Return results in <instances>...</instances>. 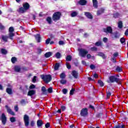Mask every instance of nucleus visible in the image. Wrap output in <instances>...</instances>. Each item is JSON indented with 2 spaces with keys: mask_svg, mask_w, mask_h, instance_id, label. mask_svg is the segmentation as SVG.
I'll use <instances>...</instances> for the list:
<instances>
[{
  "mask_svg": "<svg viewBox=\"0 0 128 128\" xmlns=\"http://www.w3.org/2000/svg\"><path fill=\"white\" fill-rule=\"evenodd\" d=\"M61 108H62V110H66V106H61Z\"/></svg>",
  "mask_w": 128,
  "mask_h": 128,
  "instance_id": "nucleus-63",
  "label": "nucleus"
},
{
  "mask_svg": "<svg viewBox=\"0 0 128 128\" xmlns=\"http://www.w3.org/2000/svg\"><path fill=\"white\" fill-rule=\"evenodd\" d=\"M91 50H96V47L91 48Z\"/></svg>",
  "mask_w": 128,
  "mask_h": 128,
  "instance_id": "nucleus-62",
  "label": "nucleus"
},
{
  "mask_svg": "<svg viewBox=\"0 0 128 128\" xmlns=\"http://www.w3.org/2000/svg\"><path fill=\"white\" fill-rule=\"evenodd\" d=\"M36 94V91L34 90H29L28 94V96H34Z\"/></svg>",
  "mask_w": 128,
  "mask_h": 128,
  "instance_id": "nucleus-19",
  "label": "nucleus"
},
{
  "mask_svg": "<svg viewBox=\"0 0 128 128\" xmlns=\"http://www.w3.org/2000/svg\"><path fill=\"white\" fill-rule=\"evenodd\" d=\"M95 46H102V42H98L95 44Z\"/></svg>",
  "mask_w": 128,
  "mask_h": 128,
  "instance_id": "nucleus-39",
  "label": "nucleus"
},
{
  "mask_svg": "<svg viewBox=\"0 0 128 128\" xmlns=\"http://www.w3.org/2000/svg\"><path fill=\"white\" fill-rule=\"evenodd\" d=\"M86 0H80L78 2L80 6H86Z\"/></svg>",
  "mask_w": 128,
  "mask_h": 128,
  "instance_id": "nucleus-16",
  "label": "nucleus"
},
{
  "mask_svg": "<svg viewBox=\"0 0 128 128\" xmlns=\"http://www.w3.org/2000/svg\"><path fill=\"white\" fill-rule=\"evenodd\" d=\"M108 38H103V42H108Z\"/></svg>",
  "mask_w": 128,
  "mask_h": 128,
  "instance_id": "nucleus-47",
  "label": "nucleus"
},
{
  "mask_svg": "<svg viewBox=\"0 0 128 128\" xmlns=\"http://www.w3.org/2000/svg\"><path fill=\"white\" fill-rule=\"evenodd\" d=\"M60 12H55L52 16V20H54V22H56V20H58L60 18Z\"/></svg>",
  "mask_w": 128,
  "mask_h": 128,
  "instance_id": "nucleus-3",
  "label": "nucleus"
},
{
  "mask_svg": "<svg viewBox=\"0 0 128 128\" xmlns=\"http://www.w3.org/2000/svg\"><path fill=\"white\" fill-rule=\"evenodd\" d=\"M120 42L121 44H124V42H126V39H124V38H120Z\"/></svg>",
  "mask_w": 128,
  "mask_h": 128,
  "instance_id": "nucleus-41",
  "label": "nucleus"
},
{
  "mask_svg": "<svg viewBox=\"0 0 128 128\" xmlns=\"http://www.w3.org/2000/svg\"><path fill=\"white\" fill-rule=\"evenodd\" d=\"M93 6L94 8H98V1L96 0H92Z\"/></svg>",
  "mask_w": 128,
  "mask_h": 128,
  "instance_id": "nucleus-23",
  "label": "nucleus"
},
{
  "mask_svg": "<svg viewBox=\"0 0 128 128\" xmlns=\"http://www.w3.org/2000/svg\"><path fill=\"white\" fill-rule=\"evenodd\" d=\"M10 38V35L8 36H4L2 35V38L4 42H8V39Z\"/></svg>",
  "mask_w": 128,
  "mask_h": 128,
  "instance_id": "nucleus-14",
  "label": "nucleus"
},
{
  "mask_svg": "<svg viewBox=\"0 0 128 128\" xmlns=\"http://www.w3.org/2000/svg\"><path fill=\"white\" fill-rule=\"evenodd\" d=\"M66 68H68V70H70L71 68L70 65L68 64V63L66 64Z\"/></svg>",
  "mask_w": 128,
  "mask_h": 128,
  "instance_id": "nucleus-50",
  "label": "nucleus"
},
{
  "mask_svg": "<svg viewBox=\"0 0 128 128\" xmlns=\"http://www.w3.org/2000/svg\"><path fill=\"white\" fill-rule=\"evenodd\" d=\"M37 42H40V36L38 34L34 35Z\"/></svg>",
  "mask_w": 128,
  "mask_h": 128,
  "instance_id": "nucleus-17",
  "label": "nucleus"
},
{
  "mask_svg": "<svg viewBox=\"0 0 128 128\" xmlns=\"http://www.w3.org/2000/svg\"><path fill=\"white\" fill-rule=\"evenodd\" d=\"M84 15L88 18H90V20H92V14L88 12H84Z\"/></svg>",
  "mask_w": 128,
  "mask_h": 128,
  "instance_id": "nucleus-12",
  "label": "nucleus"
},
{
  "mask_svg": "<svg viewBox=\"0 0 128 128\" xmlns=\"http://www.w3.org/2000/svg\"><path fill=\"white\" fill-rule=\"evenodd\" d=\"M56 56L57 58H60L62 57V55L60 54V52H57L56 54Z\"/></svg>",
  "mask_w": 128,
  "mask_h": 128,
  "instance_id": "nucleus-31",
  "label": "nucleus"
},
{
  "mask_svg": "<svg viewBox=\"0 0 128 128\" xmlns=\"http://www.w3.org/2000/svg\"><path fill=\"white\" fill-rule=\"evenodd\" d=\"M36 88V86L32 84L30 86V90H32L33 88Z\"/></svg>",
  "mask_w": 128,
  "mask_h": 128,
  "instance_id": "nucleus-48",
  "label": "nucleus"
},
{
  "mask_svg": "<svg viewBox=\"0 0 128 128\" xmlns=\"http://www.w3.org/2000/svg\"><path fill=\"white\" fill-rule=\"evenodd\" d=\"M66 60L67 62H70L72 60V56H68L66 58Z\"/></svg>",
  "mask_w": 128,
  "mask_h": 128,
  "instance_id": "nucleus-30",
  "label": "nucleus"
},
{
  "mask_svg": "<svg viewBox=\"0 0 128 128\" xmlns=\"http://www.w3.org/2000/svg\"><path fill=\"white\" fill-rule=\"evenodd\" d=\"M98 83L100 86H104V82H102V81L99 80L98 81Z\"/></svg>",
  "mask_w": 128,
  "mask_h": 128,
  "instance_id": "nucleus-38",
  "label": "nucleus"
},
{
  "mask_svg": "<svg viewBox=\"0 0 128 128\" xmlns=\"http://www.w3.org/2000/svg\"><path fill=\"white\" fill-rule=\"evenodd\" d=\"M116 128H122V124H120L118 125H116Z\"/></svg>",
  "mask_w": 128,
  "mask_h": 128,
  "instance_id": "nucleus-54",
  "label": "nucleus"
},
{
  "mask_svg": "<svg viewBox=\"0 0 128 128\" xmlns=\"http://www.w3.org/2000/svg\"><path fill=\"white\" fill-rule=\"evenodd\" d=\"M40 76L42 80L46 84H48V82L52 80V76L50 74L41 75Z\"/></svg>",
  "mask_w": 128,
  "mask_h": 128,
  "instance_id": "nucleus-1",
  "label": "nucleus"
},
{
  "mask_svg": "<svg viewBox=\"0 0 128 128\" xmlns=\"http://www.w3.org/2000/svg\"><path fill=\"white\" fill-rule=\"evenodd\" d=\"M45 126L46 128H50V123H47L46 124H45Z\"/></svg>",
  "mask_w": 128,
  "mask_h": 128,
  "instance_id": "nucleus-59",
  "label": "nucleus"
},
{
  "mask_svg": "<svg viewBox=\"0 0 128 128\" xmlns=\"http://www.w3.org/2000/svg\"><path fill=\"white\" fill-rule=\"evenodd\" d=\"M48 92H49V94H52V88L50 87L48 89Z\"/></svg>",
  "mask_w": 128,
  "mask_h": 128,
  "instance_id": "nucleus-44",
  "label": "nucleus"
},
{
  "mask_svg": "<svg viewBox=\"0 0 128 128\" xmlns=\"http://www.w3.org/2000/svg\"><path fill=\"white\" fill-rule=\"evenodd\" d=\"M42 92H46V87L42 86Z\"/></svg>",
  "mask_w": 128,
  "mask_h": 128,
  "instance_id": "nucleus-49",
  "label": "nucleus"
},
{
  "mask_svg": "<svg viewBox=\"0 0 128 128\" xmlns=\"http://www.w3.org/2000/svg\"><path fill=\"white\" fill-rule=\"evenodd\" d=\"M80 115L82 116H86L88 115V108H85L82 110L80 112Z\"/></svg>",
  "mask_w": 128,
  "mask_h": 128,
  "instance_id": "nucleus-8",
  "label": "nucleus"
},
{
  "mask_svg": "<svg viewBox=\"0 0 128 128\" xmlns=\"http://www.w3.org/2000/svg\"><path fill=\"white\" fill-rule=\"evenodd\" d=\"M5 108H6L8 114H12V116H14V112H12V109L10 107H8V106L6 105L5 106Z\"/></svg>",
  "mask_w": 128,
  "mask_h": 128,
  "instance_id": "nucleus-9",
  "label": "nucleus"
},
{
  "mask_svg": "<svg viewBox=\"0 0 128 128\" xmlns=\"http://www.w3.org/2000/svg\"><path fill=\"white\" fill-rule=\"evenodd\" d=\"M30 126H34V121L31 122Z\"/></svg>",
  "mask_w": 128,
  "mask_h": 128,
  "instance_id": "nucleus-60",
  "label": "nucleus"
},
{
  "mask_svg": "<svg viewBox=\"0 0 128 128\" xmlns=\"http://www.w3.org/2000/svg\"><path fill=\"white\" fill-rule=\"evenodd\" d=\"M60 78L62 80H64V78H66V74L64 73H62L60 74Z\"/></svg>",
  "mask_w": 128,
  "mask_h": 128,
  "instance_id": "nucleus-29",
  "label": "nucleus"
},
{
  "mask_svg": "<svg viewBox=\"0 0 128 128\" xmlns=\"http://www.w3.org/2000/svg\"><path fill=\"white\" fill-rule=\"evenodd\" d=\"M108 80H108V84L110 82H118V78H116V76H110L108 78Z\"/></svg>",
  "mask_w": 128,
  "mask_h": 128,
  "instance_id": "nucleus-4",
  "label": "nucleus"
},
{
  "mask_svg": "<svg viewBox=\"0 0 128 128\" xmlns=\"http://www.w3.org/2000/svg\"><path fill=\"white\" fill-rule=\"evenodd\" d=\"M78 14V12L74 11L72 12L71 16L72 18H74V16H76Z\"/></svg>",
  "mask_w": 128,
  "mask_h": 128,
  "instance_id": "nucleus-18",
  "label": "nucleus"
},
{
  "mask_svg": "<svg viewBox=\"0 0 128 128\" xmlns=\"http://www.w3.org/2000/svg\"><path fill=\"white\" fill-rule=\"evenodd\" d=\"M46 21L48 22V24H52V18L48 17L46 18Z\"/></svg>",
  "mask_w": 128,
  "mask_h": 128,
  "instance_id": "nucleus-28",
  "label": "nucleus"
},
{
  "mask_svg": "<svg viewBox=\"0 0 128 128\" xmlns=\"http://www.w3.org/2000/svg\"><path fill=\"white\" fill-rule=\"evenodd\" d=\"M24 120L25 124V126H28L30 124V118L26 114H25L24 116Z\"/></svg>",
  "mask_w": 128,
  "mask_h": 128,
  "instance_id": "nucleus-5",
  "label": "nucleus"
},
{
  "mask_svg": "<svg viewBox=\"0 0 128 128\" xmlns=\"http://www.w3.org/2000/svg\"><path fill=\"white\" fill-rule=\"evenodd\" d=\"M4 27L0 24V30H4Z\"/></svg>",
  "mask_w": 128,
  "mask_h": 128,
  "instance_id": "nucleus-58",
  "label": "nucleus"
},
{
  "mask_svg": "<svg viewBox=\"0 0 128 128\" xmlns=\"http://www.w3.org/2000/svg\"><path fill=\"white\" fill-rule=\"evenodd\" d=\"M82 64H83L84 66H86V62L84 60H82Z\"/></svg>",
  "mask_w": 128,
  "mask_h": 128,
  "instance_id": "nucleus-53",
  "label": "nucleus"
},
{
  "mask_svg": "<svg viewBox=\"0 0 128 128\" xmlns=\"http://www.w3.org/2000/svg\"><path fill=\"white\" fill-rule=\"evenodd\" d=\"M52 52H46L45 54V57L50 58V56H52Z\"/></svg>",
  "mask_w": 128,
  "mask_h": 128,
  "instance_id": "nucleus-24",
  "label": "nucleus"
},
{
  "mask_svg": "<svg viewBox=\"0 0 128 128\" xmlns=\"http://www.w3.org/2000/svg\"><path fill=\"white\" fill-rule=\"evenodd\" d=\"M14 110L16 112H18V105L15 106Z\"/></svg>",
  "mask_w": 128,
  "mask_h": 128,
  "instance_id": "nucleus-52",
  "label": "nucleus"
},
{
  "mask_svg": "<svg viewBox=\"0 0 128 128\" xmlns=\"http://www.w3.org/2000/svg\"><path fill=\"white\" fill-rule=\"evenodd\" d=\"M93 76H94V78H98V76L96 74H94Z\"/></svg>",
  "mask_w": 128,
  "mask_h": 128,
  "instance_id": "nucleus-56",
  "label": "nucleus"
},
{
  "mask_svg": "<svg viewBox=\"0 0 128 128\" xmlns=\"http://www.w3.org/2000/svg\"><path fill=\"white\" fill-rule=\"evenodd\" d=\"M103 31L106 34H112V28L110 26H108L106 28H103Z\"/></svg>",
  "mask_w": 128,
  "mask_h": 128,
  "instance_id": "nucleus-7",
  "label": "nucleus"
},
{
  "mask_svg": "<svg viewBox=\"0 0 128 128\" xmlns=\"http://www.w3.org/2000/svg\"><path fill=\"white\" fill-rule=\"evenodd\" d=\"M14 27L11 26L9 28V38L10 40H12V37L14 36Z\"/></svg>",
  "mask_w": 128,
  "mask_h": 128,
  "instance_id": "nucleus-6",
  "label": "nucleus"
},
{
  "mask_svg": "<svg viewBox=\"0 0 128 128\" xmlns=\"http://www.w3.org/2000/svg\"><path fill=\"white\" fill-rule=\"evenodd\" d=\"M1 52L2 54H6V50H4V49H2L1 50Z\"/></svg>",
  "mask_w": 128,
  "mask_h": 128,
  "instance_id": "nucleus-35",
  "label": "nucleus"
},
{
  "mask_svg": "<svg viewBox=\"0 0 128 128\" xmlns=\"http://www.w3.org/2000/svg\"><path fill=\"white\" fill-rule=\"evenodd\" d=\"M23 8L26 10H28V8H30V4H28L27 2L23 4Z\"/></svg>",
  "mask_w": 128,
  "mask_h": 128,
  "instance_id": "nucleus-15",
  "label": "nucleus"
},
{
  "mask_svg": "<svg viewBox=\"0 0 128 128\" xmlns=\"http://www.w3.org/2000/svg\"><path fill=\"white\" fill-rule=\"evenodd\" d=\"M98 56H102V58H106V56H104V54L102 52L98 53Z\"/></svg>",
  "mask_w": 128,
  "mask_h": 128,
  "instance_id": "nucleus-32",
  "label": "nucleus"
},
{
  "mask_svg": "<svg viewBox=\"0 0 128 128\" xmlns=\"http://www.w3.org/2000/svg\"><path fill=\"white\" fill-rule=\"evenodd\" d=\"M14 70L16 72H20V66H15Z\"/></svg>",
  "mask_w": 128,
  "mask_h": 128,
  "instance_id": "nucleus-20",
  "label": "nucleus"
},
{
  "mask_svg": "<svg viewBox=\"0 0 128 128\" xmlns=\"http://www.w3.org/2000/svg\"><path fill=\"white\" fill-rule=\"evenodd\" d=\"M60 82L62 84H66V80L62 79L60 81Z\"/></svg>",
  "mask_w": 128,
  "mask_h": 128,
  "instance_id": "nucleus-33",
  "label": "nucleus"
},
{
  "mask_svg": "<svg viewBox=\"0 0 128 128\" xmlns=\"http://www.w3.org/2000/svg\"><path fill=\"white\" fill-rule=\"evenodd\" d=\"M6 92L8 94H12V91L10 88H7Z\"/></svg>",
  "mask_w": 128,
  "mask_h": 128,
  "instance_id": "nucleus-25",
  "label": "nucleus"
},
{
  "mask_svg": "<svg viewBox=\"0 0 128 128\" xmlns=\"http://www.w3.org/2000/svg\"><path fill=\"white\" fill-rule=\"evenodd\" d=\"M10 121L11 122H16V118L14 117L10 118Z\"/></svg>",
  "mask_w": 128,
  "mask_h": 128,
  "instance_id": "nucleus-37",
  "label": "nucleus"
},
{
  "mask_svg": "<svg viewBox=\"0 0 128 128\" xmlns=\"http://www.w3.org/2000/svg\"><path fill=\"white\" fill-rule=\"evenodd\" d=\"M11 60H12V64H14V62H16V58L12 57L11 59Z\"/></svg>",
  "mask_w": 128,
  "mask_h": 128,
  "instance_id": "nucleus-34",
  "label": "nucleus"
},
{
  "mask_svg": "<svg viewBox=\"0 0 128 128\" xmlns=\"http://www.w3.org/2000/svg\"><path fill=\"white\" fill-rule=\"evenodd\" d=\"M116 70H117V72H122V67L118 66L116 68Z\"/></svg>",
  "mask_w": 128,
  "mask_h": 128,
  "instance_id": "nucleus-36",
  "label": "nucleus"
},
{
  "mask_svg": "<svg viewBox=\"0 0 128 128\" xmlns=\"http://www.w3.org/2000/svg\"><path fill=\"white\" fill-rule=\"evenodd\" d=\"M113 56L116 58L118 56V52L114 53Z\"/></svg>",
  "mask_w": 128,
  "mask_h": 128,
  "instance_id": "nucleus-57",
  "label": "nucleus"
},
{
  "mask_svg": "<svg viewBox=\"0 0 128 128\" xmlns=\"http://www.w3.org/2000/svg\"><path fill=\"white\" fill-rule=\"evenodd\" d=\"M95 66L94 65V64H92L90 66V68H91V70H94V68Z\"/></svg>",
  "mask_w": 128,
  "mask_h": 128,
  "instance_id": "nucleus-55",
  "label": "nucleus"
},
{
  "mask_svg": "<svg viewBox=\"0 0 128 128\" xmlns=\"http://www.w3.org/2000/svg\"><path fill=\"white\" fill-rule=\"evenodd\" d=\"M21 104H26V101H24V100H22Z\"/></svg>",
  "mask_w": 128,
  "mask_h": 128,
  "instance_id": "nucleus-64",
  "label": "nucleus"
},
{
  "mask_svg": "<svg viewBox=\"0 0 128 128\" xmlns=\"http://www.w3.org/2000/svg\"><path fill=\"white\" fill-rule=\"evenodd\" d=\"M118 28H122V21H120L118 22Z\"/></svg>",
  "mask_w": 128,
  "mask_h": 128,
  "instance_id": "nucleus-27",
  "label": "nucleus"
},
{
  "mask_svg": "<svg viewBox=\"0 0 128 128\" xmlns=\"http://www.w3.org/2000/svg\"><path fill=\"white\" fill-rule=\"evenodd\" d=\"M71 74H72L74 78H78V72L76 70H73L72 71Z\"/></svg>",
  "mask_w": 128,
  "mask_h": 128,
  "instance_id": "nucleus-13",
  "label": "nucleus"
},
{
  "mask_svg": "<svg viewBox=\"0 0 128 128\" xmlns=\"http://www.w3.org/2000/svg\"><path fill=\"white\" fill-rule=\"evenodd\" d=\"M2 124H6V115L4 114H2Z\"/></svg>",
  "mask_w": 128,
  "mask_h": 128,
  "instance_id": "nucleus-10",
  "label": "nucleus"
},
{
  "mask_svg": "<svg viewBox=\"0 0 128 128\" xmlns=\"http://www.w3.org/2000/svg\"><path fill=\"white\" fill-rule=\"evenodd\" d=\"M50 38H48L46 40V44H50Z\"/></svg>",
  "mask_w": 128,
  "mask_h": 128,
  "instance_id": "nucleus-45",
  "label": "nucleus"
},
{
  "mask_svg": "<svg viewBox=\"0 0 128 128\" xmlns=\"http://www.w3.org/2000/svg\"><path fill=\"white\" fill-rule=\"evenodd\" d=\"M58 44H59L62 45V44H64V42L62 40H60L59 41Z\"/></svg>",
  "mask_w": 128,
  "mask_h": 128,
  "instance_id": "nucleus-51",
  "label": "nucleus"
},
{
  "mask_svg": "<svg viewBox=\"0 0 128 128\" xmlns=\"http://www.w3.org/2000/svg\"><path fill=\"white\" fill-rule=\"evenodd\" d=\"M106 96H107V98H110V96H112V94H110V92H107Z\"/></svg>",
  "mask_w": 128,
  "mask_h": 128,
  "instance_id": "nucleus-42",
  "label": "nucleus"
},
{
  "mask_svg": "<svg viewBox=\"0 0 128 128\" xmlns=\"http://www.w3.org/2000/svg\"><path fill=\"white\" fill-rule=\"evenodd\" d=\"M18 12H20V14H24L26 12V10L24 7H21L19 8Z\"/></svg>",
  "mask_w": 128,
  "mask_h": 128,
  "instance_id": "nucleus-11",
  "label": "nucleus"
},
{
  "mask_svg": "<svg viewBox=\"0 0 128 128\" xmlns=\"http://www.w3.org/2000/svg\"><path fill=\"white\" fill-rule=\"evenodd\" d=\"M36 78H38V77L36 76H34L32 79V82H36Z\"/></svg>",
  "mask_w": 128,
  "mask_h": 128,
  "instance_id": "nucleus-40",
  "label": "nucleus"
},
{
  "mask_svg": "<svg viewBox=\"0 0 128 128\" xmlns=\"http://www.w3.org/2000/svg\"><path fill=\"white\" fill-rule=\"evenodd\" d=\"M74 89L72 88L70 91V94L71 96H72V94H74Z\"/></svg>",
  "mask_w": 128,
  "mask_h": 128,
  "instance_id": "nucleus-43",
  "label": "nucleus"
},
{
  "mask_svg": "<svg viewBox=\"0 0 128 128\" xmlns=\"http://www.w3.org/2000/svg\"><path fill=\"white\" fill-rule=\"evenodd\" d=\"M124 34L125 36H128V29H126V30Z\"/></svg>",
  "mask_w": 128,
  "mask_h": 128,
  "instance_id": "nucleus-61",
  "label": "nucleus"
},
{
  "mask_svg": "<svg viewBox=\"0 0 128 128\" xmlns=\"http://www.w3.org/2000/svg\"><path fill=\"white\" fill-rule=\"evenodd\" d=\"M62 92H63V94H66V92H68V90H66V88H64L62 90Z\"/></svg>",
  "mask_w": 128,
  "mask_h": 128,
  "instance_id": "nucleus-46",
  "label": "nucleus"
},
{
  "mask_svg": "<svg viewBox=\"0 0 128 128\" xmlns=\"http://www.w3.org/2000/svg\"><path fill=\"white\" fill-rule=\"evenodd\" d=\"M58 68H60V63H56L54 66V70H58Z\"/></svg>",
  "mask_w": 128,
  "mask_h": 128,
  "instance_id": "nucleus-26",
  "label": "nucleus"
},
{
  "mask_svg": "<svg viewBox=\"0 0 128 128\" xmlns=\"http://www.w3.org/2000/svg\"><path fill=\"white\" fill-rule=\"evenodd\" d=\"M37 126L40 128L42 126V120H38L37 121Z\"/></svg>",
  "mask_w": 128,
  "mask_h": 128,
  "instance_id": "nucleus-21",
  "label": "nucleus"
},
{
  "mask_svg": "<svg viewBox=\"0 0 128 128\" xmlns=\"http://www.w3.org/2000/svg\"><path fill=\"white\" fill-rule=\"evenodd\" d=\"M79 56L82 58H85L86 56L88 54V52L86 49L81 48L79 50Z\"/></svg>",
  "mask_w": 128,
  "mask_h": 128,
  "instance_id": "nucleus-2",
  "label": "nucleus"
},
{
  "mask_svg": "<svg viewBox=\"0 0 128 128\" xmlns=\"http://www.w3.org/2000/svg\"><path fill=\"white\" fill-rule=\"evenodd\" d=\"M104 12V9L101 8L97 12V14L98 16H100V14H103Z\"/></svg>",
  "mask_w": 128,
  "mask_h": 128,
  "instance_id": "nucleus-22",
  "label": "nucleus"
}]
</instances>
